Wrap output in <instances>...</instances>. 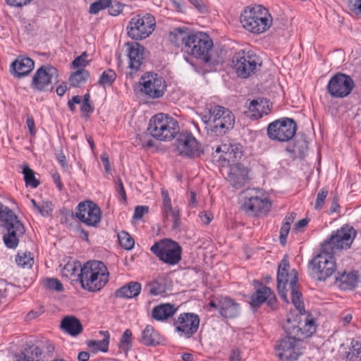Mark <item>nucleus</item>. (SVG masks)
<instances>
[{"mask_svg":"<svg viewBox=\"0 0 361 361\" xmlns=\"http://www.w3.org/2000/svg\"><path fill=\"white\" fill-rule=\"evenodd\" d=\"M34 61L28 57H18L11 64L13 74L16 77L21 78L29 74L34 68Z\"/></svg>","mask_w":361,"mask_h":361,"instance_id":"obj_27","label":"nucleus"},{"mask_svg":"<svg viewBox=\"0 0 361 361\" xmlns=\"http://www.w3.org/2000/svg\"><path fill=\"white\" fill-rule=\"evenodd\" d=\"M140 342L143 345L154 346L161 343V337L151 325H147L142 332Z\"/></svg>","mask_w":361,"mask_h":361,"instance_id":"obj_32","label":"nucleus"},{"mask_svg":"<svg viewBox=\"0 0 361 361\" xmlns=\"http://www.w3.org/2000/svg\"><path fill=\"white\" fill-rule=\"evenodd\" d=\"M350 9L357 15H361V0H349Z\"/></svg>","mask_w":361,"mask_h":361,"instance_id":"obj_58","label":"nucleus"},{"mask_svg":"<svg viewBox=\"0 0 361 361\" xmlns=\"http://www.w3.org/2000/svg\"><path fill=\"white\" fill-rule=\"evenodd\" d=\"M148 212L149 207L147 206H137L135 209L133 219L136 220L140 219Z\"/></svg>","mask_w":361,"mask_h":361,"instance_id":"obj_57","label":"nucleus"},{"mask_svg":"<svg viewBox=\"0 0 361 361\" xmlns=\"http://www.w3.org/2000/svg\"><path fill=\"white\" fill-rule=\"evenodd\" d=\"M150 250L161 261L169 265L177 264L181 259V247L178 243L169 238L156 242Z\"/></svg>","mask_w":361,"mask_h":361,"instance_id":"obj_9","label":"nucleus"},{"mask_svg":"<svg viewBox=\"0 0 361 361\" xmlns=\"http://www.w3.org/2000/svg\"><path fill=\"white\" fill-rule=\"evenodd\" d=\"M356 235L355 229L350 225L345 224L334 231L321 246L324 250L335 255L338 251L350 248Z\"/></svg>","mask_w":361,"mask_h":361,"instance_id":"obj_7","label":"nucleus"},{"mask_svg":"<svg viewBox=\"0 0 361 361\" xmlns=\"http://www.w3.org/2000/svg\"><path fill=\"white\" fill-rule=\"evenodd\" d=\"M298 273L295 269H291L288 257L286 255L281 261L277 271V288L280 297L288 302L286 286L290 288L297 285Z\"/></svg>","mask_w":361,"mask_h":361,"instance_id":"obj_14","label":"nucleus"},{"mask_svg":"<svg viewBox=\"0 0 361 361\" xmlns=\"http://www.w3.org/2000/svg\"><path fill=\"white\" fill-rule=\"evenodd\" d=\"M206 128L215 135H223L232 129L235 116L228 109L218 104H210L202 114Z\"/></svg>","mask_w":361,"mask_h":361,"instance_id":"obj_2","label":"nucleus"},{"mask_svg":"<svg viewBox=\"0 0 361 361\" xmlns=\"http://www.w3.org/2000/svg\"><path fill=\"white\" fill-rule=\"evenodd\" d=\"M229 361H241L240 352L238 349L232 350Z\"/></svg>","mask_w":361,"mask_h":361,"instance_id":"obj_64","label":"nucleus"},{"mask_svg":"<svg viewBox=\"0 0 361 361\" xmlns=\"http://www.w3.org/2000/svg\"><path fill=\"white\" fill-rule=\"evenodd\" d=\"M242 151L240 147L237 145H231L229 151L225 155H221L220 158L228 163L235 162L240 159Z\"/></svg>","mask_w":361,"mask_h":361,"instance_id":"obj_40","label":"nucleus"},{"mask_svg":"<svg viewBox=\"0 0 361 361\" xmlns=\"http://www.w3.org/2000/svg\"><path fill=\"white\" fill-rule=\"evenodd\" d=\"M16 262L18 265L21 267L30 268L34 263V259L32 257H31V254L30 252L18 253L16 258Z\"/></svg>","mask_w":361,"mask_h":361,"instance_id":"obj_42","label":"nucleus"},{"mask_svg":"<svg viewBox=\"0 0 361 361\" xmlns=\"http://www.w3.org/2000/svg\"><path fill=\"white\" fill-rule=\"evenodd\" d=\"M191 34L192 32L186 27H177L170 32L169 39L174 46L181 47L185 51L188 39L190 37Z\"/></svg>","mask_w":361,"mask_h":361,"instance_id":"obj_26","label":"nucleus"},{"mask_svg":"<svg viewBox=\"0 0 361 361\" xmlns=\"http://www.w3.org/2000/svg\"><path fill=\"white\" fill-rule=\"evenodd\" d=\"M118 239L121 245L126 250L133 247L135 242L133 238L126 231H121L118 234Z\"/></svg>","mask_w":361,"mask_h":361,"instance_id":"obj_43","label":"nucleus"},{"mask_svg":"<svg viewBox=\"0 0 361 361\" xmlns=\"http://www.w3.org/2000/svg\"><path fill=\"white\" fill-rule=\"evenodd\" d=\"M149 293L152 295L164 294L166 291V286L163 279H158L148 283L146 286Z\"/></svg>","mask_w":361,"mask_h":361,"instance_id":"obj_37","label":"nucleus"},{"mask_svg":"<svg viewBox=\"0 0 361 361\" xmlns=\"http://www.w3.org/2000/svg\"><path fill=\"white\" fill-rule=\"evenodd\" d=\"M161 212L163 214V216L165 219L169 218V216H177L178 214H180V211L178 207H172V205L169 206V207H161Z\"/></svg>","mask_w":361,"mask_h":361,"instance_id":"obj_53","label":"nucleus"},{"mask_svg":"<svg viewBox=\"0 0 361 361\" xmlns=\"http://www.w3.org/2000/svg\"><path fill=\"white\" fill-rule=\"evenodd\" d=\"M283 329L287 336L283 338L275 345L276 356L281 360L295 361L302 354L301 341L311 336L316 331L314 318H306L304 322L296 317H287Z\"/></svg>","mask_w":361,"mask_h":361,"instance_id":"obj_1","label":"nucleus"},{"mask_svg":"<svg viewBox=\"0 0 361 361\" xmlns=\"http://www.w3.org/2000/svg\"><path fill=\"white\" fill-rule=\"evenodd\" d=\"M161 197H162V207H169V206L171 205V200L169 195V192L167 190L164 188H161Z\"/></svg>","mask_w":361,"mask_h":361,"instance_id":"obj_59","label":"nucleus"},{"mask_svg":"<svg viewBox=\"0 0 361 361\" xmlns=\"http://www.w3.org/2000/svg\"><path fill=\"white\" fill-rule=\"evenodd\" d=\"M328 195V190L326 188H322L317 194L314 208L317 210H319L322 208L326 197Z\"/></svg>","mask_w":361,"mask_h":361,"instance_id":"obj_51","label":"nucleus"},{"mask_svg":"<svg viewBox=\"0 0 361 361\" xmlns=\"http://www.w3.org/2000/svg\"><path fill=\"white\" fill-rule=\"evenodd\" d=\"M296 130V122L293 118L284 117L269 124L267 135L272 140L288 142L294 137Z\"/></svg>","mask_w":361,"mask_h":361,"instance_id":"obj_11","label":"nucleus"},{"mask_svg":"<svg viewBox=\"0 0 361 361\" xmlns=\"http://www.w3.org/2000/svg\"><path fill=\"white\" fill-rule=\"evenodd\" d=\"M88 55L86 51L82 53V54L76 57L72 62V66L74 68L85 69V67L89 65L90 59H87Z\"/></svg>","mask_w":361,"mask_h":361,"instance_id":"obj_45","label":"nucleus"},{"mask_svg":"<svg viewBox=\"0 0 361 361\" xmlns=\"http://www.w3.org/2000/svg\"><path fill=\"white\" fill-rule=\"evenodd\" d=\"M6 4L14 8H22L23 6H27L30 4L33 0H5Z\"/></svg>","mask_w":361,"mask_h":361,"instance_id":"obj_55","label":"nucleus"},{"mask_svg":"<svg viewBox=\"0 0 361 361\" xmlns=\"http://www.w3.org/2000/svg\"><path fill=\"white\" fill-rule=\"evenodd\" d=\"M347 361H361V345H353L346 355Z\"/></svg>","mask_w":361,"mask_h":361,"instance_id":"obj_48","label":"nucleus"},{"mask_svg":"<svg viewBox=\"0 0 361 361\" xmlns=\"http://www.w3.org/2000/svg\"><path fill=\"white\" fill-rule=\"evenodd\" d=\"M100 159L104 164L106 172L109 173L111 171V166L109 160V156L106 152L101 154Z\"/></svg>","mask_w":361,"mask_h":361,"instance_id":"obj_61","label":"nucleus"},{"mask_svg":"<svg viewBox=\"0 0 361 361\" xmlns=\"http://www.w3.org/2000/svg\"><path fill=\"white\" fill-rule=\"evenodd\" d=\"M4 227L6 230L3 236L5 245L10 249L16 248L20 238L24 235L25 232L23 224L17 216H13L4 224Z\"/></svg>","mask_w":361,"mask_h":361,"instance_id":"obj_19","label":"nucleus"},{"mask_svg":"<svg viewBox=\"0 0 361 361\" xmlns=\"http://www.w3.org/2000/svg\"><path fill=\"white\" fill-rule=\"evenodd\" d=\"M61 329L71 336H77L81 333L82 326L78 319L73 316L63 318L61 324Z\"/></svg>","mask_w":361,"mask_h":361,"instance_id":"obj_31","label":"nucleus"},{"mask_svg":"<svg viewBox=\"0 0 361 361\" xmlns=\"http://www.w3.org/2000/svg\"><path fill=\"white\" fill-rule=\"evenodd\" d=\"M107 8H109V14L116 16L122 11L123 6L121 3L111 0V5Z\"/></svg>","mask_w":361,"mask_h":361,"instance_id":"obj_54","label":"nucleus"},{"mask_svg":"<svg viewBox=\"0 0 361 361\" xmlns=\"http://www.w3.org/2000/svg\"><path fill=\"white\" fill-rule=\"evenodd\" d=\"M42 350L35 345L29 346L15 357V361H42Z\"/></svg>","mask_w":361,"mask_h":361,"instance_id":"obj_34","label":"nucleus"},{"mask_svg":"<svg viewBox=\"0 0 361 361\" xmlns=\"http://www.w3.org/2000/svg\"><path fill=\"white\" fill-rule=\"evenodd\" d=\"M177 311V307L170 303L160 304L152 310V317L158 321H164L171 317Z\"/></svg>","mask_w":361,"mask_h":361,"instance_id":"obj_30","label":"nucleus"},{"mask_svg":"<svg viewBox=\"0 0 361 361\" xmlns=\"http://www.w3.org/2000/svg\"><path fill=\"white\" fill-rule=\"evenodd\" d=\"M336 281L340 282L341 288L351 289L357 283V276L355 272H344L336 277Z\"/></svg>","mask_w":361,"mask_h":361,"instance_id":"obj_35","label":"nucleus"},{"mask_svg":"<svg viewBox=\"0 0 361 361\" xmlns=\"http://www.w3.org/2000/svg\"><path fill=\"white\" fill-rule=\"evenodd\" d=\"M116 78V73L111 69H108L102 73L99 80V84L102 86L111 85Z\"/></svg>","mask_w":361,"mask_h":361,"instance_id":"obj_44","label":"nucleus"},{"mask_svg":"<svg viewBox=\"0 0 361 361\" xmlns=\"http://www.w3.org/2000/svg\"><path fill=\"white\" fill-rule=\"evenodd\" d=\"M227 180L230 185L236 189L244 187L249 180L247 169L240 164L231 165Z\"/></svg>","mask_w":361,"mask_h":361,"instance_id":"obj_24","label":"nucleus"},{"mask_svg":"<svg viewBox=\"0 0 361 361\" xmlns=\"http://www.w3.org/2000/svg\"><path fill=\"white\" fill-rule=\"evenodd\" d=\"M334 254L321 246V250L310 262V274L315 280L324 281L336 271Z\"/></svg>","mask_w":361,"mask_h":361,"instance_id":"obj_6","label":"nucleus"},{"mask_svg":"<svg viewBox=\"0 0 361 361\" xmlns=\"http://www.w3.org/2000/svg\"><path fill=\"white\" fill-rule=\"evenodd\" d=\"M125 46L128 59V68L130 70L128 74L131 76L140 69L143 62L145 48L137 42H127Z\"/></svg>","mask_w":361,"mask_h":361,"instance_id":"obj_22","label":"nucleus"},{"mask_svg":"<svg viewBox=\"0 0 361 361\" xmlns=\"http://www.w3.org/2000/svg\"><path fill=\"white\" fill-rule=\"evenodd\" d=\"M233 68L239 77L248 78L261 65L259 56L252 51L241 50L232 59Z\"/></svg>","mask_w":361,"mask_h":361,"instance_id":"obj_10","label":"nucleus"},{"mask_svg":"<svg viewBox=\"0 0 361 361\" xmlns=\"http://www.w3.org/2000/svg\"><path fill=\"white\" fill-rule=\"evenodd\" d=\"M209 306L215 308L225 318H235L240 314L239 305L227 296H219L212 299Z\"/></svg>","mask_w":361,"mask_h":361,"instance_id":"obj_21","label":"nucleus"},{"mask_svg":"<svg viewBox=\"0 0 361 361\" xmlns=\"http://www.w3.org/2000/svg\"><path fill=\"white\" fill-rule=\"evenodd\" d=\"M76 217L90 226H96L102 220V212L97 204L90 200L80 202Z\"/></svg>","mask_w":361,"mask_h":361,"instance_id":"obj_20","label":"nucleus"},{"mask_svg":"<svg viewBox=\"0 0 361 361\" xmlns=\"http://www.w3.org/2000/svg\"><path fill=\"white\" fill-rule=\"evenodd\" d=\"M31 202L33 207L43 216H47L49 215L51 212V204L49 203L43 204L42 206H39L37 204L35 200L32 199Z\"/></svg>","mask_w":361,"mask_h":361,"instance_id":"obj_52","label":"nucleus"},{"mask_svg":"<svg viewBox=\"0 0 361 361\" xmlns=\"http://www.w3.org/2000/svg\"><path fill=\"white\" fill-rule=\"evenodd\" d=\"M13 216H17L8 207L0 202V221H2L5 223L6 221H9V219H12Z\"/></svg>","mask_w":361,"mask_h":361,"instance_id":"obj_49","label":"nucleus"},{"mask_svg":"<svg viewBox=\"0 0 361 361\" xmlns=\"http://www.w3.org/2000/svg\"><path fill=\"white\" fill-rule=\"evenodd\" d=\"M131 337V331L130 329H126L122 336L119 345V348L125 352L128 351L132 347Z\"/></svg>","mask_w":361,"mask_h":361,"instance_id":"obj_47","label":"nucleus"},{"mask_svg":"<svg viewBox=\"0 0 361 361\" xmlns=\"http://www.w3.org/2000/svg\"><path fill=\"white\" fill-rule=\"evenodd\" d=\"M42 350L35 345L29 346L15 357V361H42Z\"/></svg>","mask_w":361,"mask_h":361,"instance_id":"obj_33","label":"nucleus"},{"mask_svg":"<svg viewBox=\"0 0 361 361\" xmlns=\"http://www.w3.org/2000/svg\"><path fill=\"white\" fill-rule=\"evenodd\" d=\"M247 109L251 113L250 116L255 119L262 118L264 115H267L270 112L268 101L262 99H253L249 103Z\"/></svg>","mask_w":361,"mask_h":361,"instance_id":"obj_28","label":"nucleus"},{"mask_svg":"<svg viewBox=\"0 0 361 361\" xmlns=\"http://www.w3.org/2000/svg\"><path fill=\"white\" fill-rule=\"evenodd\" d=\"M141 289L140 283L131 281L116 290L115 296L119 298H133L140 293Z\"/></svg>","mask_w":361,"mask_h":361,"instance_id":"obj_29","label":"nucleus"},{"mask_svg":"<svg viewBox=\"0 0 361 361\" xmlns=\"http://www.w3.org/2000/svg\"><path fill=\"white\" fill-rule=\"evenodd\" d=\"M90 77V73L85 69H79L72 73L69 78L70 84L73 87H79Z\"/></svg>","mask_w":361,"mask_h":361,"instance_id":"obj_38","label":"nucleus"},{"mask_svg":"<svg viewBox=\"0 0 361 361\" xmlns=\"http://www.w3.org/2000/svg\"><path fill=\"white\" fill-rule=\"evenodd\" d=\"M140 84L142 86L141 92L152 99L162 97L166 88L163 78L154 73H146L142 76Z\"/></svg>","mask_w":361,"mask_h":361,"instance_id":"obj_17","label":"nucleus"},{"mask_svg":"<svg viewBox=\"0 0 361 361\" xmlns=\"http://www.w3.org/2000/svg\"><path fill=\"white\" fill-rule=\"evenodd\" d=\"M260 191L256 189H248L241 194V208L250 215L267 214L271 208V202L267 197H260Z\"/></svg>","mask_w":361,"mask_h":361,"instance_id":"obj_8","label":"nucleus"},{"mask_svg":"<svg viewBox=\"0 0 361 361\" xmlns=\"http://www.w3.org/2000/svg\"><path fill=\"white\" fill-rule=\"evenodd\" d=\"M354 86V82L349 75L338 73L329 80L327 90L331 97L343 98L350 94Z\"/></svg>","mask_w":361,"mask_h":361,"instance_id":"obj_16","label":"nucleus"},{"mask_svg":"<svg viewBox=\"0 0 361 361\" xmlns=\"http://www.w3.org/2000/svg\"><path fill=\"white\" fill-rule=\"evenodd\" d=\"M147 130L157 140L169 141L178 133L179 126L173 117L160 113L151 118Z\"/></svg>","mask_w":361,"mask_h":361,"instance_id":"obj_5","label":"nucleus"},{"mask_svg":"<svg viewBox=\"0 0 361 361\" xmlns=\"http://www.w3.org/2000/svg\"><path fill=\"white\" fill-rule=\"evenodd\" d=\"M116 183H117V185H118L117 190H118V194L121 195V197H122V199L123 200H126V192H125L124 187H123V183L121 181V179L120 178H118L117 180H116Z\"/></svg>","mask_w":361,"mask_h":361,"instance_id":"obj_63","label":"nucleus"},{"mask_svg":"<svg viewBox=\"0 0 361 361\" xmlns=\"http://www.w3.org/2000/svg\"><path fill=\"white\" fill-rule=\"evenodd\" d=\"M57 78L56 68L51 66H43L35 73L32 83L35 89L42 91L52 82V80H57Z\"/></svg>","mask_w":361,"mask_h":361,"instance_id":"obj_23","label":"nucleus"},{"mask_svg":"<svg viewBox=\"0 0 361 361\" xmlns=\"http://www.w3.org/2000/svg\"><path fill=\"white\" fill-rule=\"evenodd\" d=\"M272 20L269 11L262 5L248 7L240 16V22L243 27L255 34L266 32L271 27Z\"/></svg>","mask_w":361,"mask_h":361,"instance_id":"obj_4","label":"nucleus"},{"mask_svg":"<svg viewBox=\"0 0 361 361\" xmlns=\"http://www.w3.org/2000/svg\"><path fill=\"white\" fill-rule=\"evenodd\" d=\"M176 146L178 154L183 157L197 158L204 152L202 145L189 132L179 134L176 140Z\"/></svg>","mask_w":361,"mask_h":361,"instance_id":"obj_15","label":"nucleus"},{"mask_svg":"<svg viewBox=\"0 0 361 361\" xmlns=\"http://www.w3.org/2000/svg\"><path fill=\"white\" fill-rule=\"evenodd\" d=\"M44 283L46 288L50 290H54L56 291H61L63 290L62 283L56 279H47Z\"/></svg>","mask_w":361,"mask_h":361,"instance_id":"obj_50","label":"nucleus"},{"mask_svg":"<svg viewBox=\"0 0 361 361\" xmlns=\"http://www.w3.org/2000/svg\"><path fill=\"white\" fill-rule=\"evenodd\" d=\"M155 19L151 14L136 16L131 18L127 27L128 35L133 39L141 40L148 37L155 27Z\"/></svg>","mask_w":361,"mask_h":361,"instance_id":"obj_12","label":"nucleus"},{"mask_svg":"<svg viewBox=\"0 0 361 361\" xmlns=\"http://www.w3.org/2000/svg\"><path fill=\"white\" fill-rule=\"evenodd\" d=\"M290 228V226L289 224L283 223L280 230V242L282 245L286 244Z\"/></svg>","mask_w":361,"mask_h":361,"instance_id":"obj_56","label":"nucleus"},{"mask_svg":"<svg viewBox=\"0 0 361 361\" xmlns=\"http://www.w3.org/2000/svg\"><path fill=\"white\" fill-rule=\"evenodd\" d=\"M109 274L101 261H90L80 269L79 281L81 286L90 292L100 290L109 281Z\"/></svg>","mask_w":361,"mask_h":361,"instance_id":"obj_3","label":"nucleus"},{"mask_svg":"<svg viewBox=\"0 0 361 361\" xmlns=\"http://www.w3.org/2000/svg\"><path fill=\"white\" fill-rule=\"evenodd\" d=\"M231 144H230V143L229 144H226V143L222 144L216 148L215 152L216 153H222L221 155H225L229 151V148L231 147Z\"/></svg>","mask_w":361,"mask_h":361,"instance_id":"obj_62","label":"nucleus"},{"mask_svg":"<svg viewBox=\"0 0 361 361\" xmlns=\"http://www.w3.org/2000/svg\"><path fill=\"white\" fill-rule=\"evenodd\" d=\"M111 0H97L90 6V13L97 14L111 5Z\"/></svg>","mask_w":361,"mask_h":361,"instance_id":"obj_46","label":"nucleus"},{"mask_svg":"<svg viewBox=\"0 0 361 361\" xmlns=\"http://www.w3.org/2000/svg\"><path fill=\"white\" fill-rule=\"evenodd\" d=\"M23 173L26 185L35 188L39 185V182L35 177L34 171L28 166H24Z\"/></svg>","mask_w":361,"mask_h":361,"instance_id":"obj_41","label":"nucleus"},{"mask_svg":"<svg viewBox=\"0 0 361 361\" xmlns=\"http://www.w3.org/2000/svg\"><path fill=\"white\" fill-rule=\"evenodd\" d=\"M213 42L205 33L192 32L190 37L188 39L185 52L196 58L202 57L206 62L209 61L208 54L212 49Z\"/></svg>","mask_w":361,"mask_h":361,"instance_id":"obj_13","label":"nucleus"},{"mask_svg":"<svg viewBox=\"0 0 361 361\" xmlns=\"http://www.w3.org/2000/svg\"><path fill=\"white\" fill-rule=\"evenodd\" d=\"M173 325L180 336L189 338L197 332L200 325V318L194 313H181L174 320Z\"/></svg>","mask_w":361,"mask_h":361,"instance_id":"obj_18","label":"nucleus"},{"mask_svg":"<svg viewBox=\"0 0 361 361\" xmlns=\"http://www.w3.org/2000/svg\"><path fill=\"white\" fill-rule=\"evenodd\" d=\"M99 334L104 336L103 339L99 341H90L87 345L93 352H97L98 350L106 352L109 343V333L108 331H100Z\"/></svg>","mask_w":361,"mask_h":361,"instance_id":"obj_36","label":"nucleus"},{"mask_svg":"<svg viewBox=\"0 0 361 361\" xmlns=\"http://www.w3.org/2000/svg\"><path fill=\"white\" fill-rule=\"evenodd\" d=\"M26 123L29 129L30 133L32 135H35L36 133V130L35 128V121L32 116L28 114L27 115Z\"/></svg>","mask_w":361,"mask_h":361,"instance_id":"obj_60","label":"nucleus"},{"mask_svg":"<svg viewBox=\"0 0 361 361\" xmlns=\"http://www.w3.org/2000/svg\"><path fill=\"white\" fill-rule=\"evenodd\" d=\"M265 302L268 306L274 308L276 305V297L270 288L263 286L252 295L250 305L252 308L257 309Z\"/></svg>","mask_w":361,"mask_h":361,"instance_id":"obj_25","label":"nucleus"},{"mask_svg":"<svg viewBox=\"0 0 361 361\" xmlns=\"http://www.w3.org/2000/svg\"><path fill=\"white\" fill-rule=\"evenodd\" d=\"M291 294L292 302L300 312V314H302L305 312L304 304L303 302L300 300L302 297L301 293L298 289V286H293L289 288Z\"/></svg>","mask_w":361,"mask_h":361,"instance_id":"obj_39","label":"nucleus"}]
</instances>
